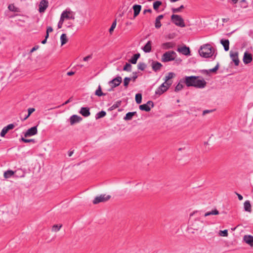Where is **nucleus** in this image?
<instances>
[{"label":"nucleus","mask_w":253,"mask_h":253,"mask_svg":"<svg viewBox=\"0 0 253 253\" xmlns=\"http://www.w3.org/2000/svg\"><path fill=\"white\" fill-rule=\"evenodd\" d=\"M219 68V64L217 63L216 64V65L212 69H211L209 70L210 71V72H216V71Z\"/></svg>","instance_id":"obj_47"},{"label":"nucleus","mask_w":253,"mask_h":253,"mask_svg":"<svg viewBox=\"0 0 253 253\" xmlns=\"http://www.w3.org/2000/svg\"><path fill=\"white\" fill-rule=\"evenodd\" d=\"M121 101H116L111 107H110L108 110L109 111H112L117 108L120 107V106L121 104Z\"/></svg>","instance_id":"obj_28"},{"label":"nucleus","mask_w":253,"mask_h":253,"mask_svg":"<svg viewBox=\"0 0 253 253\" xmlns=\"http://www.w3.org/2000/svg\"><path fill=\"white\" fill-rule=\"evenodd\" d=\"M202 73L203 74L208 75V74H209V73H210V72L209 70H203L202 71Z\"/></svg>","instance_id":"obj_58"},{"label":"nucleus","mask_w":253,"mask_h":253,"mask_svg":"<svg viewBox=\"0 0 253 253\" xmlns=\"http://www.w3.org/2000/svg\"><path fill=\"white\" fill-rule=\"evenodd\" d=\"M153 102L152 101H148L146 104L140 105L139 108L140 110L149 112L150 111L151 108H153Z\"/></svg>","instance_id":"obj_7"},{"label":"nucleus","mask_w":253,"mask_h":253,"mask_svg":"<svg viewBox=\"0 0 253 253\" xmlns=\"http://www.w3.org/2000/svg\"><path fill=\"white\" fill-rule=\"evenodd\" d=\"M135 101L137 104H140L142 101V95L141 93H137L135 95Z\"/></svg>","instance_id":"obj_33"},{"label":"nucleus","mask_w":253,"mask_h":253,"mask_svg":"<svg viewBox=\"0 0 253 253\" xmlns=\"http://www.w3.org/2000/svg\"><path fill=\"white\" fill-rule=\"evenodd\" d=\"M163 84H162L155 91V94L161 95L168 90V87H166Z\"/></svg>","instance_id":"obj_15"},{"label":"nucleus","mask_w":253,"mask_h":253,"mask_svg":"<svg viewBox=\"0 0 253 253\" xmlns=\"http://www.w3.org/2000/svg\"><path fill=\"white\" fill-rule=\"evenodd\" d=\"M171 19L172 23L175 25L182 28L185 27L184 20L180 15L172 14L171 16Z\"/></svg>","instance_id":"obj_4"},{"label":"nucleus","mask_w":253,"mask_h":253,"mask_svg":"<svg viewBox=\"0 0 253 253\" xmlns=\"http://www.w3.org/2000/svg\"><path fill=\"white\" fill-rule=\"evenodd\" d=\"M116 21L115 20V21H114L110 27V28L109 29V32L111 33L112 31H114V29L115 28L116 26Z\"/></svg>","instance_id":"obj_45"},{"label":"nucleus","mask_w":253,"mask_h":253,"mask_svg":"<svg viewBox=\"0 0 253 253\" xmlns=\"http://www.w3.org/2000/svg\"><path fill=\"white\" fill-rule=\"evenodd\" d=\"M14 173V172L12 170H8L4 172V177L5 178H8L12 176Z\"/></svg>","instance_id":"obj_29"},{"label":"nucleus","mask_w":253,"mask_h":253,"mask_svg":"<svg viewBox=\"0 0 253 253\" xmlns=\"http://www.w3.org/2000/svg\"><path fill=\"white\" fill-rule=\"evenodd\" d=\"M241 3L242 4V7L246 8L247 7V2L246 0H241L240 1Z\"/></svg>","instance_id":"obj_51"},{"label":"nucleus","mask_w":253,"mask_h":253,"mask_svg":"<svg viewBox=\"0 0 253 253\" xmlns=\"http://www.w3.org/2000/svg\"><path fill=\"white\" fill-rule=\"evenodd\" d=\"M163 17H164L163 15H160L158 17H157V18L156 19H158L159 20H161Z\"/></svg>","instance_id":"obj_63"},{"label":"nucleus","mask_w":253,"mask_h":253,"mask_svg":"<svg viewBox=\"0 0 253 253\" xmlns=\"http://www.w3.org/2000/svg\"><path fill=\"white\" fill-rule=\"evenodd\" d=\"M131 69V65L130 64L126 63L123 68V70L130 72Z\"/></svg>","instance_id":"obj_37"},{"label":"nucleus","mask_w":253,"mask_h":253,"mask_svg":"<svg viewBox=\"0 0 253 253\" xmlns=\"http://www.w3.org/2000/svg\"><path fill=\"white\" fill-rule=\"evenodd\" d=\"M140 54L139 53H136L133 55V56L129 60V62L133 64L136 63L138 59L140 57Z\"/></svg>","instance_id":"obj_25"},{"label":"nucleus","mask_w":253,"mask_h":253,"mask_svg":"<svg viewBox=\"0 0 253 253\" xmlns=\"http://www.w3.org/2000/svg\"><path fill=\"white\" fill-rule=\"evenodd\" d=\"M184 8L183 5H181L180 7L178 8H172V11L173 13H177L181 11V9Z\"/></svg>","instance_id":"obj_41"},{"label":"nucleus","mask_w":253,"mask_h":253,"mask_svg":"<svg viewBox=\"0 0 253 253\" xmlns=\"http://www.w3.org/2000/svg\"><path fill=\"white\" fill-rule=\"evenodd\" d=\"M8 131L7 130L6 128H5V126L2 129L1 132H0V135L1 136V137H4L5 134L7 133Z\"/></svg>","instance_id":"obj_43"},{"label":"nucleus","mask_w":253,"mask_h":253,"mask_svg":"<svg viewBox=\"0 0 253 253\" xmlns=\"http://www.w3.org/2000/svg\"><path fill=\"white\" fill-rule=\"evenodd\" d=\"M15 126L13 124H10L5 126V128H6L7 130L9 131L10 129H12Z\"/></svg>","instance_id":"obj_48"},{"label":"nucleus","mask_w":253,"mask_h":253,"mask_svg":"<svg viewBox=\"0 0 253 253\" xmlns=\"http://www.w3.org/2000/svg\"><path fill=\"white\" fill-rule=\"evenodd\" d=\"M60 40H61V45L64 44L67 42L68 40L67 38L66 35L65 34H62L61 35Z\"/></svg>","instance_id":"obj_31"},{"label":"nucleus","mask_w":253,"mask_h":253,"mask_svg":"<svg viewBox=\"0 0 253 253\" xmlns=\"http://www.w3.org/2000/svg\"><path fill=\"white\" fill-rule=\"evenodd\" d=\"M136 114V112H129L126 114L124 119L125 121H130L132 119L133 116Z\"/></svg>","instance_id":"obj_23"},{"label":"nucleus","mask_w":253,"mask_h":253,"mask_svg":"<svg viewBox=\"0 0 253 253\" xmlns=\"http://www.w3.org/2000/svg\"><path fill=\"white\" fill-rule=\"evenodd\" d=\"M95 95L98 96H105V93H104L102 91L101 86L99 84L98 86V88L95 91Z\"/></svg>","instance_id":"obj_26"},{"label":"nucleus","mask_w":253,"mask_h":253,"mask_svg":"<svg viewBox=\"0 0 253 253\" xmlns=\"http://www.w3.org/2000/svg\"><path fill=\"white\" fill-rule=\"evenodd\" d=\"M199 53L200 56L204 58L211 57L213 54V49L210 44H206L201 47Z\"/></svg>","instance_id":"obj_2"},{"label":"nucleus","mask_w":253,"mask_h":253,"mask_svg":"<svg viewBox=\"0 0 253 253\" xmlns=\"http://www.w3.org/2000/svg\"><path fill=\"white\" fill-rule=\"evenodd\" d=\"M177 51L179 52L182 53L184 55H190V48L186 46H183L182 47L178 48Z\"/></svg>","instance_id":"obj_11"},{"label":"nucleus","mask_w":253,"mask_h":253,"mask_svg":"<svg viewBox=\"0 0 253 253\" xmlns=\"http://www.w3.org/2000/svg\"><path fill=\"white\" fill-rule=\"evenodd\" d=\"M122 82V78L121 76H117L116 78L113 79L109 81L108 84L112 87V88L118 86Z\"/></svg>","instance_id":"obj_6"},{"label":"nucleus","mask_w":253,"mask_h":253,"mask_svg":"<svg viewBox=\"0 0 253 253\" xmlns=\"http://www.w3.org/2000/svg\"><path fill=\"white\" fill-rule=\"evenodd\" d=\"M212 111H213V110H205L203 112V115H205L208 113L212 112Z\"/></svg>","instance_id":"obj_55"},{"label":"nucleus","mask_w":253,"mask_h":253,"mask_svg":"<svg viewBox=\"0 0 253 253\" xmlns=\"http://www.w3.org/2000/svg\"><path fill=\"white\" fill-rule=\"evenodd\" d=\"M71 101V98H70L69 99H68L67 101H66L64 103H63L62 105H65L66 104H67Z\"/></svg>","instance_id":"obj_62"},{"label":"nucleus","mask_w":253,"mask_h":253,"mask_svg":"<svg viewBox=\"0 0 253 253\" xmlns=\"http://www.w3.org/2000/svg\"><path fill=\"white\" fill-rule=\"evenodd\" d=\"M64 20L62 19L61 17L60 18V20L58 23V28L59 29L61 28L62 26V25H63V22H64Z\"/></svg>","instance_id":"obj_50"},{"label":"nucleus","mask_w":253,"mask_h":253,"mask_svg":"<svg viewBox=\"0 0 253 253\" xmlns=\"http://www.w3.org/2000/svg\"><path fill=\"white\" fill-rule=\"evenodd\" d=\"M80 113L84 117H88L90 115L89 109L88 107H82Z\"/></svg>","instance_id":"obj_18"},{"label":"nucleus","mask_w":253,"mask_h":253,"mask_svg":"<svg viewBox=\"0 0 253 253\" xmlns=\"http://www.w3.org/2000/svg\"><path fill=\"white\" fill-rule=\"evenodd\" d=\"M151 44V41H149L144 45V46L142 48V50L144 51V52L146 53L150 52L151 51L152 48Z\"/></svg>","instance_id":"obj_22"},{"label":"nucleus","mask_w":253,"mask_h":253,"mask_svg":"<svg viewBox=\"0 0 253 253\" xmlns=\"http://www.w3.org/2000/svg\"><path fill=\"white\" fill-rule=\"evenodd\" d=\"M141 5L139 4H134L132 6V9L133 10V18L134 19L136 16L138 15L141 10Z\"/></svg>","instance_id":"obj_14"},{"label":"nucleus","mask_w":253,"mask_h":253,"mask_svg":"<svg viewBox=\"0 0 253 253\" xmlns=\"http://www.w3.org/2000/svg\"><path fill=\"white\" fill-rule=\"evenodd\" d=\"M164 85L165 84H167V86H166V87H168V89L169 88V87L170 86V85L172 84V81L171 80H168L167 81H165V82L163 83Z\"/></svg>","instance_id":"obj_42"},{"label":"nucleus","mask_w":253,"mask_h":253,"mask_svg":"<svg viewBox=\"0 0 253 253\" xmlns=\"http://www.w3.org/2000/svg\"><path fill=\"white\" fill-rule=\"evenodd\" d=\"M199 76H186L180 80L187 86H194L198 88H203L207 84V82L203 79H200Z\"/></svg>","instance_id":"obj_1"},{"label":"nucleus","mask_w":253,"mask_h":253,"mask_svg":"<svg viewBox=\"0 0 253 253\" xmlns=\"http://www.w3.org/2000/svg\"><path fill=\"white\" fill-rule=\"evenodd\" d=\"M48 6V1L45 0H42L39 4V11L40 12H43Z\"/></svg>","instance_id":"obj_13"},{"label":"nucleus","mask_w":253,"mask_h":253,"mask_svg":"<svg viewBox=\"0 0 253 253\" xmlns=\"http://www.w3.org/2000/svg\"><path fill=\"white\" fill-rule=\"evenodd\" d=\"M71 14L70 11H67V10L64 11L61 15L60 17L64 20L65 18L66 19H74V17L73 16H70V14Z\"/></svg>","instance_id":"obj_21"},{"label":"nucleus","mask_w":253,"mask_h":253,"mask_svg":"<svg viewBox=\"0 0 253 253\" xmlns=\"http://www.w3.org/2000/svg\"><path fill=\"white\" fill-rule=\"evenodd\" d=\"M230 56L233 62H234L235 66H238L239 64V59L238 58V52L237 51H230Z\"/></svg>","instance_id":"obj_8"},{"label":"nucleus","mask_w":253,"mask_h":253,"mask_svg":"<svg viewBox=\"0 0 253 253\" xmlns=\"http://www.w3.org/2000/svg\"><path fill=\"white\" fill-rule=\"evenodd\" d=\"M39 48V45H35V46H34L30 50V53H32L34 51H36V50H37L38 48Z\"/></svg>","instance_id":"obj_53"},{"label":"nucleus","mask_w":253,"mask_h":253,"mask_svg":"<svg viewBox=\"0 0 253 253\" xmlns=\"http://www.w3.org/2000/svg\"><path fill=\"white\" fill-rule=\"evenodd\" d=\"M243 60L245 64L251 63L253 60L252 54L246 51L244 53Z\"/></svg>","instance_id":"obj_10"},{"label":"nucleus","mask_w":253,"mask_h":253,"mask_svg":"<svg viewBox=\"0 0 253 253\" xmlns=\"http://www.w3.org/2000/svg\"><path fill=\"white\" fill-rule=\"evenodd\" d=\"M53 31V29L51 26H49L47 28L46 33H50Z\"/></svg>","instance_id":"obj_56"},{"label":"nucleus","mask_w":253,"mask_h":253,"mask_svg":"<svg viewBox=\"0 0 253 253\" xmlns=\"http://www.w3.org/2000/svg\"><path fill=\"white\" fill-rule=\"evenodd\" d=\"M236 194L237 195L238 197V199L239 200H243V196L240 194H238L237 193V192H235Z\"/></svg>","instance_id":"obj_59"},{"label":"nucleus","mask_w":253,"mask_h":253,"mask_svg":"<svg viewBox=\"0 0 253 253\" xmlns=\"http://www.w3.org/2000/svg\"><path fill=\"white\" fill-rule=\"evenodd\" d=\"M92 58V56L91 55H89L87 56H85L83 60L84 61H87L88 59H91Z\"/></svg>","instance_id":"obj_54"},{"label":"nucleus","mask_w":253,"mask_h":253,"mask_svg":"<svg viewBox=\"0 0 253 253\" xmlns=\"http://www.w3.org/2000/svg\"><path fill=\"white\" fill-rule=\"evenodd\" d=\"M20 141H22L25 143L32 142L33 143H36V140L34 139H26L24 137H21Z\"/></svg>","instance_id":"obj_36"},{"label":"nucleus","mask_w":253,"mask_h":253,"mask_svg":"<svg viewBox=\"0 0 253 253\" xmlns=\"http://www.w3.org/2000/svg\"><path fill=\"white\" fill-rule=\"evenodd\" d=\"M162 66V64L158 61H153L152 63V69L156 72L160 71Z\"/></svg>","instance_id":"obj_16"},{"label":"nucleus","mask_w":253,"mask_h":253,"mask_svg":"<svg viewBox=\"0 0 253 253\" xmlns=\"http://www.w3.org/2000/svg\"><path fill=\"white\" fill-rule=\"evenodd\" d=\"M61 227H62V225L61 224H60L59 225H58L57 224L54 225L52 226V231L57 232V231H58L60 229Z\"/></svg>","instance_id":"obj_39"},{"label":"nucleus","mask_w":253,"mask_h":253,"mask_svg":"<svg viewBox=\"0 0 253 253\" xmlns=\"http://www.w3.org/2000/svg\"><path fill=\"white\" fill-rule=\"evenodd\" d=\"M35 111V108H29L28 109V116H30V115L33 113L34 112V111Z\"/></svg>","instance_id":"obj_52"},{"label":"nucleus","mask_w":253,"mask_h":253,"mask_svg":"<svg viewBox=\"0 0 253 253\" xmlns=\"http://www.w3.org/2000/svg\"><path fill=\"white\" fill-rule=\"evenodd\" d=\"M176 56V53L173 51H168L163 54L162 56V61L167 62L174 60Z\"/></svg>","instance_id":"obj_3"},{"label":"nucleus","mask_w":253,"mask_h":253,"mask_svg":"<svg viewBox=\"0 0 253 253\" xmlns=\"http://www.w3.org/2000/svg\"><path fill=\"white\" fill-rule=\"evenodd\" d=\"M106 115V113L104 111H101L97 113L95 116L96 119H98L105 117Z\"/></svg>","instance_id":"obj_30"},{"label":"nucleus","mask_w":253,"mask_h":253,"mask_svg":"<svg viewBox=\"0 0 253 253\" xmlns=\"http://www.w3.org/2000/svg\"><path fill=\"white\" fill-rule=\"evenodd\" d=\"M221 44L223 46L225 51H228L229 49V41L228 40L221 39L220 40Z\"/></svg>","instance_id":"obj_20"},{"label":"nucleus","mask_w":253,"mask_h":253,"mask_svg":"<svg viewBox=\"0 0 253 253\" xmlns=\"http://www.w3.org/2000/svg\"><path fill=\"white\" fill-rule=\"evenodd\" d=\"M181 83H183L181 82L180 81V82L177 84V85L175 86V90H174L175 91H176V92L179 91L183 88V85L181 84Z\"/></svg>","instance_id":"obj_38"},{"label":"nucleus","mask_w":253,"mask_h":253,"mask_svg":"<svg viewBox=\"0 0 253 253\" xmlns=\"http://www.w3.org/2000/svg\"><path fill=\"white\" fill-rule=\"evenodd\" d=\"M161 26L162 24L161 23L160 20L156 19L155 23V28L157 29H159L161 27Z\"/></svg>","instance_id":"obj_44"},{"label":"nucleus","mask_w":253,"mask_h":253,"mask_svg":"<svg viewBox=\"0 0 253 253\" xmlns=\"http://www.w3.org/2000/svg\"><path fill=\"white\" fill-rule=\"evenodd\" d=\"M75 74V73L74 72H72V71H71V72H68L67 73V75L68 76H72L74 74Z\"/></svg>","instance_id":"obj_64"},{"label":"nucleus","mask_w":253,"mask_h":253,"mask_svg":"<svg viewBox=\"0 0 253 253\" xmlns=\"http://www.w3.org/2000/svg\"><path fill=\"white\" fill-rule=\"evenodd\" d=\"M162 4V2L161 1H156L153 3V8L155 10H157L159 8V7Z\"/></svg>","instance_id":"obj_34"},{"label":"nucleus","mask_w":253,"mask_h":253,"mask_svg":"<svg viewBox=\"0 0 253 253\" xmlns=\"http://www.w3.org/2000/svg\"><path fill=\"white\" fill-rule=\"evenodd\" d=\"M38 133L37 126L32 127L28 129L24 133L25 137H30Z\"/></svg>","instance_id":"obj_9"},{"label":"nucleus","mask_w":253,"mask_h":253,"mask_svg":"<svg viewBox=\"0 0 253 253\" xmlns=\"http://www.w3.org/2000/svg\"><path fill=\"white\" fill-rule=\"evenodd\" d=\"M147 12L151 13L152 10L151 9H145L143 11V14H146Z\"/></svg>","instance_id":"obj_60"},{"label":"nucleus","mask_w":253,"mask_h":253,"mask_svg":"<svg viewBox=\"0 0 253 253\" xmlns=\"http://www.w3.org/2000/svg\"><path fill=\"white\" fill-rule=\"evenodd\" d=\"M133 74H135L132 78V79L133 82H134L136 79L137 78V76L136 75V73H133Z\"/></svg>","instance_id":"obj_61"},{"label":"nucleus","mask_w":253,"mask_h":253,"mask_svg":"<svg viewBox=\"0 0 253 253\" xmlns=\"http://www.w3.org/2000/svg\"><path fill=\"white\" fill-rule=\"evenodd\" d=\"M175 45V44L174 42H167L163 43L161 46L163 49H169L170 48H173Z\"/></svg>","instance_id":"obj_17"},{"label":"nucleus","mask_w":253,"mask_h":253,"mask_svg":"<svg viewBox=\"0 0 253 253\" xmlns=\"http://www.w3.org/2000/svg\"><path fill=\"white\" fill-rule=\"evenodd\" d=\"M9 10L11 11H16V8L15 7L14 4H10L9 5L8 7Z\"/></svg>","instance_id":"obj_49"},{"label":"nucleus","mask_w":253,"mask_h":253,"mask_svg":"<svg viewBox=\"0 0 253 253\" xmlns=\"http://www.w3.org/2000/svg\"><path fill=\"white\" fill-rule=\"evenodd\" d=\"M130 80H131L130 78H129V77L125 78V79H124V85L126 87H127Z\"/></svg>","instance_id":"obj_40"},{"label":"nucleus","mask_w":253,"mask_h":253,"mask_svg":"<svg viewBox=\"0 0 253 253\" xmlns=\"http://www.w3.org/2000/svg\"><path fill=\"white\" fill-rule=\"evenodd\" d=\"M175 76V74L173 72H169L167 76H166L165 78V81H167L168 80H170V79L174 78Z\"/></svg>","instance_id":"obj_32"},{"label":"nucleus","mask_w":253,"mask_h":253,"mask_svg":"<svg viewBox=\"0 0 253 253\" xmlns=\"http://www.w3.org/2000/svg\"><path fill=\"white\" fill-rule=\"evenodd\" d=\"M244 241L251 246H253V236L252 235H245Z\"/></svg>","instance_id":"obj_19"},{"label":"nucleus","mask_w":253,"mask_h":253,"mask_svg":"<svg viewBox=\"0 0 253 253\" xmlns=\"http://www.w3.org/2000/svg\"><path fill=\"white\" fill-rule=\"evenodd\" d=\"M239 0H230H230H228V2H231L232 4H236Z\"/></svg>","instance_id":"obj_57"},{"label":"nucleus","mask_w":253,"mask_h":253,"mask_svg":"<svg viewBox=\"0 0 253 253\" xmlns=\"http://www.w3.org/2000/svg\"><path fill=\"white\" fill-rule=\"evenodd\" d=\"M146 65L143 62H139L137 65V68L141 71H143L145 69Z\"/></svg>","instance_id":"obj_35"},{"label":"nucleus","mask_w":253,"mask_h":253,"mask_svg":"<svg viewBox=\"0 0 253 253\" xmlns=\"http://www.w3.org/2000/svg\"><path fill=\"white\" fill-rule=\"evenodd\" d=\"M220 235L223 237H227L228 236L227 230H224L220 231Z\"/></svg>","instance_id":"obj_46"},{"label":"nucleus","mask_w":253,"mask_h":253,"mask_svg":"<svg viewBox=\"0 0 253 253\" xmlns=\"http://www.w3.org/2000/svg\"><path fill=\"white\" fill-rule=\"evenodd\" d=\"M82 120V118L76 115H72L70 118V122L71 125H73L75 124L80 122Z\"/></svg>","instance_id":"obj_12"},{"label":"nucleus","mask_w":253,"mask_h":253,"mask_svg":"<svg viewBox=\"0 0 253 253\" xmlns=\"http://www.w3.org/2000/svg\"><path fill=\"white\" fill-rule=\"evenodd\" d=\"M111 198L110 195H106V194H101L99 196L96 197L93 201L94 204H97L101 202H105Z\"/></svg>","instance_id":"obj_5"},{"label":"nucleus","mask_w":253,"mask_h":253,"mask_svg":"<svg viewBox=\"0 0 253 253\" xmlns=\"http://www.w3.org/2000/svg\"><path fill=\"white\" fill-rule=\"evenodd\" d=\"M244 210L246 211L251 212L252 207L249 201H246L244 204Z\"/></svg>","instance_id":"obj_24"},{"label":"nucleus","mask_w":253,"mask_h":253,"mask_svg":"<svg viewBox=\"0 0 253 253\" xmlns=\"http://www.w3.org/2000/svg\"><path fill=\"white\" fill-rule=\"evenodd\" d=\"M218 214H219L218 211L217 209H215L212 210L211 211L206 212L205 213L204 216L205 217H206V216H209L211 215H217Z\"/></svg>","instance_id":"obj_27"}]
</instances>
